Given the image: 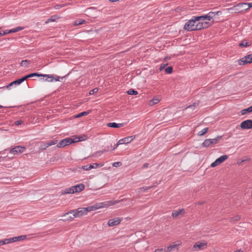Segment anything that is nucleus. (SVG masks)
I'll use <instances>...</instances> for the list:
<instances>
[{"label":"nucleus","instance_id":"obj_1","mask_svg":"<svg viewBox=\"0 0 252 252\" xmlns=\"http://www.w3.org/2000/svg\"><path fill=\"white\" fill-rule=\"evenodd\" d=\"M91 211H92L91 207H90V206L86 208H81L78 209L71 210L69 212L65 213L64 216H69V215L73 214V215L72 216L74 217V218H77L80 217L83 215H86L88 212Z\"/></svg>","mask_w":252,"mask_h":252},{"label":"nucleus","instance_id":"obj_2","mask_svg":"<svg viewBox=\"0 0 252 252\" xmlns=\"http://www.w3.org/2000/svg\"><path fill=\"white\" fill-rule=\"evenodd\" d=\"M120 202V200H110L104 201L103 202L97 203L95 204L90 206L91 207V211H94L98 209L102 208H107L111 206L114 205Z\"/></svg>","mask_w":252,"mask_h":252},{"label":"nucleus","instance_id":"obj_3","mask_svg":"<svg viewBox=\"0 0 252 252\" xmlns=\"http://www.w3.org/2000/svg\"><path fill=\"white\" fill-rule=\"evenodd\" d=\"M196 16H193L190 20L187 21L184 25V29L189 32L196 31L195 27L197 22L198 21L196 19Z\"/></svg>","mask_w":252,"mask_h":252},{"label":"nucleus","instance_id":"obj_4","mask_svg":"<svg viewBox=\"0 0 252 252\" xmlns=\"http://www.w3.org/2000/svg\"><path fill=\"white\" fill-rule=\"evenodd\" d=\"M248 9L249 8H248L247 3L246 2L238 3L237 5L229 8V10L231 11L232 13H241L244 11H247Z\"/></svg>","mask_w":252,"mask_h":252},{"label":"nucleus","instance_id":"obj_5","mask_svg":"<svg viewBox=\"0 0 252 252\" xmlns=\"http://www.w3.org/2000/svg\"><path fill=\"white\" fill-rule=\"evenodd\" d=\"M74 143H75L74 139H72L71 138L67 137L61 140L58 143L57 147L58 148H63Z\"/></svg>","mask_w":252,"mask_h":252},{"label":"nucleus","instance_id":"obj_6","mask_svg":"<svg viewBox=\"0 0 252 252\" xmlns=\"http://www.w3.org/2000/svg\"><path fill=\"white\" fill-rule=\"evenodd\" d=\"M228 158V156L227 155H222L219 158H217L215 161L212 162L211 164V167H215L218 165L220 164L223 161H224Z\"/></svg>","mask_w":252,"mask_h":252},{"label":"nucleus","instance_id":"obj_7","mask_svg":"<svg viewBox=\"0 0 252 252\" xmlns=\"http://www.w3.org/2000/svg\"><path fill=\"white\" fill-rule=\"evenodd\" d=\"M69 74V73L63 77H60L59 76L54 74H44L43 78H50V80L49 81L50 82H53L54 80H55L56 81H60V79H62L63 78H64L66 77H67Z\"/></svg>","mask_w":252,"mask_h":252},{"label":"nucleus","instance_id":"obj_8","mask_svg":"<svg viewBox=\"0 0 252 252\" xmlns=\"http://www.w3.org/2000/svg\"><path fill=\"white\" fill-rule=\"evenodd\" d=\"M240 127L242 129H249L252 128V120L249 119L243 121L240 124Z\"/></svg>","mask_w":252,"mask_h":252},{"label":"nucleus","instance_id":"obj_9","mask_svg":"<svg viewBox=\"0 0 252 252\" xmlns=\"http://www.w3.org/2000/svg\"><path fill=\"white\" fill-rule=\"evenodd\" d=\"M26 150V147L21 146H17L11 149L10 150V153L13 155H16L18 153H22Z\"/></svg>","mask_w":252,"mask_h":252},{"label":"nucleus","instance_id":"obj_10","mask_svg":"<svg viewBox=\"0 0 252 252\" xmlns=\"http://www.w3.org/2000/svg\"><path fill=\"white\" fill-rule=\"evenodd\" d=\"M103 165V164L102 163H94L93 164H91L90 165H87L85 166H83L81 168V169H83L85 170L88 171L90 170L93 168H97L98 167H101Z\"/></svg>","mask_w":252,"mask_h":252},{"label":"nucleus","instance_id":"obj_11","mask_svg":"<svg viewBox=\"0 0 252 252\" xmlns=\"http://www.w3.org/2000/svg\"><path fill=\"white\" fill-rule=\"evenodd\" d=\"M123 220L122 218H115L110 219L108 221V225L109 226H113L119 224Z\"/></svg>","mask_w":252,"mask_h":252},{"label":"nucleus","instance_id":"obj_12","mask_svg":"<svg viewBox=\"0 0 252 252\" xmlns=\"http://www.w3.org/2000/svg\"><path fill=\"white\" fill-rule=\"evenodd\" d=\"M207 243L205 242H197L195 243L192 248L193 251H196L197 249L198 250H203L204 248L206 247Z\"/></svg>","mask_w":252,"mask_h":252},{"label":"nucleus","instance_id":"obj_13","mask_svg":"<svg viewBox=\"0 0 252 252\" xmlns=\"http://www.w3.org/2000/svg\"><path fill=\"white\" fill-rule=\"evenodd\" d=\"M27 238L26 235H21L17 237H14L7 239L8 244L13 243L17 241H22Z\"/></svg>","mask_w":252,"mask_h":252},{"label":"nucleus","instance_id":"obj_14","mask_svg":"<svg viewBox=\"0 0 252 252\" xmlns=\"http://www.w3.org/2000/svg\"><path fill=\"white\" fill-rule=\"evenodd\" d=\"M135 135H132L131 136L125 137L119 140V143H121V144H126L129 143L132 141L133 139H134L135 138Z\"/></svg>","mask_w":252,"mask_h":252},{"label":"nucleus","instance_id":"obj_15","mask_svg":"<svg viewBox=\"0 0 252 252\" xmlns=\"http://www.w3.org/2000/svg\"><path fill=\"white\" fill-rule=\"evenodd\" d=\"M43 74L39 73L38 72H33L28 75H26L22 77L24 81L28 79V78L33 77H43Z\"/></svg>","mask_w":252,"mask_h":252},{"label":"nucleus","instance_id":"obj_16","mask_svg":"<svg viewBox=\"0 0 252 252\" xmlns=\"http://www.w3.org/2000/svg\"><path fill=\"white\" fill-rule=\"evenodd\" d=\"M72 188H73L75 192H79L84 189L85 186L83 184H79L72 186Z\"/></svg>","mask_w":252,"mask_h":252},{"label":"nucleus","instance_id":"obj_17","mask_svg":"<svg viewBox=\"0 0 252 252\" xmlns=\"http://www.w3.org/2000/svg\"><path fill=\"white\" fill-rule=\"evenodd\" d=\"M185 212L184 209H181L179 210H173L172 212V216L173 218H177L179 215L184 214Z\"/></svg>","mask_w":252,"mask_h":252},{"label":"nucleus","instance_id":"obj_18","mask_svg":"<svg viewBox=\"0 0 252 252\" xmlns=\"http://www.w3.org/2000/svg\"><path fill=\"white\" fill-rule=\"evenodd\" d=\"M124 125V123L117 124L115 122L109 123L107 124V126L113 128H119L123 126Z\"/></svg>","mask_w":252,"mask_h":252},{"label":"nucleus","instance_id":"obj_19","mask_svg":"<svg viewBox=\"0 0 252 252\" xmlns=\"http://www.w3.org/2000/svg\"><path fill=\"white\" fill-rule=\"evenodd\" d=\"M23 82H24V80H23L22 77L21 78L18 79L11 82L10 83H9V85H7V88H8V89L10 88V87H11L13 85H20Z\"/></svg>","mask_w":252,"mask_h":252},{"label":"nucleus","instance_id":"obj_20","mask_svg":"<svg viewBox=\"0 0 252 252\" xmlns=\"http://www.w3.org/2000/svg\"><path fill=\"white\" fill-rule=\"evenodd\" d=\"M179 244H174L173 245H170L166 249L167 252H172L178 249Z\"/></svg>","mask_w":252,"mask_h":252},{"label":"nucleus","instance_id":"obj_21","mask_svg":"<svg viewBox=\"0 0 252 252\" xmlns=\"http://www.w3.org/2000/svg\"><path fill=\"white\" fill-rule=\"evenodd\" d=\"M251 45V43L247 41V40H242L239 44V46L240 47H247Z\"/></svg>","mask_w":252,"mask_h":252},{"label":"nucleus","instance_id":"obj_22","mask_svg":"<svg viewBox=\"0 0 252 252\" xmlns=\"http://www.w3.org/2000/svg\"><path fill=\"white\" fill-rule=\"evenodd\" d=\"M108 150L109 149H108V150L104 149L103 150L97 151V152L94 153L93 154H92L90 157H94L95 158L99 157L102 154L107 152Z\"/></svg>","mask_w":252,"mask_h":252},{"label":"nucleus","instance_id":"obj_23","mask_svg":"<svg viewBox=\"0 0 252 252\" xmlns=\"http://www.w3.org/2000/svg\"><path fill=\"white\" fill-rule=\"evenodd\" d=\"M195 29H196V31L203 29V21H198L197 22Z\"/></svg>","mask_w":252,"mask_h":252},{"label":"nucleus","instance_id":"obj_24","mask_svg":"<svg viewBox=\"0 0 252 252\" xmlns=\"http://www.w3.org/2000/svg\"><path fill=\"white\" fill-rule=\"evenodd\" d=\"M72 215H73V214H71V215H69V216H64V214L62 216L64 218V219H63L62 220H63V221H71L73 220L74 218V217H73Z\"/></svg>","mask_w":252,"mask_h":252},{"label":"nucleus","instance_id":"obj_25","mask_svg":"<svg viewBox=\"0 0 252 252\" xmlns=\"http://www.w3.org/2000/svg\"><path fill=\"white\" fill-rule=\"evenodd\" d=\"M221 138V136H218L215 138L210 139L211 145H214L218 143Z\"/></svg>","mask_w":252,"mask_h":252},{"label":"nucleus","instance_id":"obj_26","mask_svg":"<svg viewBox=\"0 0 252 252\" xmlns=\"http://www.w3.org/2000/svg\"><path fill=\"white\" fill-rule=\"evenodd\" d=\"M86 21L84 19H77L74 22V25L75 26H78L86 23Z\"/></svg>","mask_w":252,"mask_h":252},{"label":"nucleus","instance_id":"obj_27","mask_svg":"<svg viewBox=\"0 0 252 252\" xmlns=\"http://www.w3.org/2000/svg\"><path fill=\"white\" fill-rule=\"evenodd\" d=\"M214 23V20H212V22H209L207 21H203V29H206L208 27L211 26Z\"/></svg>","mask_w":252,"mask_h":252},{"label":"nucleus","instance_id":"obj_28","mask_svg":"<svg viewBox=\"0 0 252 252\" xmlns=\"http://www.w3.org/2000/svg\"><path fill=\"white\" fill-rule=\"evenodd\" d=\"M245 57H243L238 60V63L239 65H244L249 63V62L246 59H244Z\"/></svg>","mask_w":252,"mask_h":252},{"label":"nucleus","instance_id":"obj_29","mask_svg":"<svg viewBox=\"0 0 252 252\" xmlns=\"http://www.w3.org/2000/svg\"><path fill=\"white\" fill-rule=\"evenodd\" d=\"M75 193L73 188H72V187L67 189H66L63 192V193L64 194H69V193Z\"/></svg>","mask_w":252,"mask_h":252},{"label":"nucleus","instance_id":"obj_30","mask_svg":"<svg viewBox=\"0 0 252 252\" xmlns=\"http://www.w3.org/2000/svg\"><path fill=\"white\" fill-rule=\"evenodd\" d=\"M24 29V28L23 27H17L14 29L9 30L8 32H10V33L16 32H19L21 30H22Z\"/></svg>","mask_w":252,"mask_h":252},{"label":"nucleus","instance_id":"obj_31","mask_svg":"<svg viewBox=\"0 0 252 252\" xmlns=\"http://www.w3.org/2000/svg\"><path fill=\"white\" fill-rule=\"evenodd\" d=\"M211 142L210 139H207L204 141L202 143V146L204 147H208L209 146L211 145Z\"/></svg>","mask_w":252,"mask_h":252},{"label":"nucleus","instance_id":"obj_32","mask_svg":"<svg viewBox=\"0 0 252 252\" xmlns=\"http://www.w3.org/2000/svg\"><path fill=\"white\" fill-rule=\"evenodd\" d=\"M251 108L250 107H249L248 108H246V109H242L241 111V114L242 115H246L248 113H251Z\"/></svg>","mask_w":252,"mask_h":252},{"label":"nucleus","instance_id":"obj_33","mask_svg":"<svg viewBox=\"0 0 252 252\" xmlns=\"http://www.w3.org/2000/svg\"><path fill=\"white\" fill-rule=\"evenodd\" d=\"M196 20H198V21H207V18L208 17H207V15L206 14V15H200V16H196Z\"/></svg>","mask_w":252,"mask_h":252},{"label":"nucleus","instance_id":"obj_34","mask_svg":"<svg viewBox=\"0 0 252 252\" xmlns=\"http://www.w3.org/2000/svg\"><path fill=\"white\" fill-rule=\"evenodd\" d=\"M90 111H84V112H82L81 113H79L78 114L76 115L75 117V118H80L81 117H82L83 116H86L88 114H89L90 113Z\"/></svg>","mask_w":252,"mask_h":252},{"label":"nucleus","instance_id":"obj_35","mask_svg":"<svg viewBox=\"0 0 252 252\" xmlns=\"http://www.w3.org/2000/svg\"><path fill=\"white\" fill-rule=\"evenodd\" d=\"M48 147H49V146L47 145V143L46 142L45 143H42L39 146V149L42 151L45 150Z\"/></svg>","mask_w":252,"mask_h":252},{"label":"nucleus","instance_id":"obj_36","mask_svg":"<svg viewBox=\"0 0 252 252\" xmlns=\"http://www.w3.org/2000/svg\"><path fill=\"white\" fill-rule=\"evenodd\" d=\"M127 94L129 95H136L138 94V92L134 89H130L127 91Z\"/></svg>","mask_w":252,"mask_h":252},{"label":"nucleus","instance_id":"obj_37","mask_svg":"<svg viewBox=\"0 0 252 252\" xmlns=\"http://www.w3.org/2000/svg\"><path fill=\"white\" fill-rule=\"evenodd\" d=\"M210 16L212 18V19L216 16V15H219L220 14H221V12L216 11V12H210L208 13Z\"/></svg>","mask_w":252,"mask_h":252},{"label":"nucleus","instance_id":"obj_38","mask_svg":"<svg viewBox=\"0 0 252 252\" xmlns=\"http://www.w3.org/2000/svg\"><path fill=\"white\" fill-rule=\"evenodd\" d=\"M208 130V128L205 127V128H203L202 130L198 132V135L199 136L204 135L205 134H206Z\"/></svg>","mask_w":252,"mask_h":252},{"label":"nucleus","instance_id":"obj_39","mask_svg":"<svg viewBox=\"0 0 252 252\" xmlns=\"http://www.w3.org/2000/svg\"><path fill=\"white\" fill-rule=\"evenodd\" d=\"M58 140L56 139H53L49 141L46 142L47 143V145L49 146H51L52 145H55L57 143Z\"/></svg>","mask_w":252,"mask_h":252},{"label":"nucleus","instance_id":"obj_40","mask_svg":"<svg viewBox=\"0 0 252 252\" xmlns=\"http://www.w3.org/2000/svg\"><path fill=\"white\" fill-rule=\"evenodd\" d=\"M56 19H57L56 16H52L50 18H49L48 19H47L46 20V21L45 22V23L47 24L49 22H55V21H56Z\"/></svg>","mask_w":252,"mask_h":252},{"label":"nucleus","instance_id":"obj_41","mask_svg":"<svg viewBox=\"0 0 252 252\" xmlns=\"http://www.w3.org/2000/svg\"><path fill=\"white\" fill-rule=\"evenodd\" d=\"M153 187V186H149V187H142L139 189V192H144L146 190H148V189H151Z\"/></svg>","mask_w":252,"mask_h":252},{"label":"nucleus","instance_id":"obj_42","mask_svg":"<svg viewBox=\"0 0 252 252\" xmlns=\"http://www.w3.org/2000/svg\"><path fill=\"white\" fill-rule=\"evenodd\" d=\"M240 219H241V217H240V216L237 215L236 216L231 218L230 219V221L232 222V221H238L240 220Z\"/></svg>","mask_w":252,"mask_h":252},{"label":"nucleus","instance_id":"obj_43","mask_svg":"<svg viewBox=\"0 0 252 252\" xmlns=\"http://www.w3.org/2000/svg\"><path fill=\"white\" fill-rule=\"evenodd\" d=\"M245 59L249 62V63H252V54H249L244 57Z\"/></svg>","mask_w":252,"mask_h":252},{"label":"nucleus","instance_id":"obj_44","mask_svg":"<svg viewBox=\"0 0 252 252\" xmlns=\"http://www.w3.org/2000/svg\"><path fill=\"white\" fill-rule=\"evenodd\" d=\"M165 71L167 74H170L173 71V67L171 66H168L165 69Z\"/></svg>","mask_w":252,"mask_h":252},{"label":"nucleus","instance_id":"obj_45","mask_svg":"<svg viewBox=\"0 0 252 252\" xmlns=\"http://www.w3.org/2000/svg\"><path fill=\"white\" fill-rule=\"evenodd\" d=\"M159 102V100L158 98H153L151 101V103L150 104V105H154V104H156Z\"/></svg>","mask_w":252,"mask_h":252},{"label":"nucleus","instance_id":"obj_46","mask_svg":"<svg viewBox=\"0 0 252 252\" xmlns=\"http://www.w3.org/2000/svg\"><path fill=\"white\" fill-rule=\"evenodd\" d=\"M122 165V163L121 162L118 161L113 163L112 165L115 167H118L121 166Z\"/></svg>","mask_w":252,"mask_h":252},{"label":"nucleus","instance_id":"obj_47","mask_svg":"<svg viewBox=\"0 0 252 252\" xmlns=\"http://www.w3.org/2000/svg\"><path fill=\"white\" fill-rule=\"evenodd\" d=\"M30 61H28V60H23L21 62V65L22 66H27V64L28 63H30Z\"/></svg>","mask_w":252,"mask_h":252},{"label":"nucleus","instance_id":"obj_48","mask_svg":"<svg viewBox=\"0 0 252 252\" xmlns=\"http://www.w3.org/2000/svg\"><path fill=\"white\" fill-rule=\"evenodd\" d=\"M198 104H199V103L198 102H194L193 104L189 106L186 109H188V108H191V109H192V108L195 107L196 106H198Z\"/></svg>","mask_w":252,"mask_h":252},{"label":"nucleus","instance_id":"obj_49","mask_svg":"<svg viewBox=\"0 0 252 252\" xmlns=\"http://www.w3.org/2000/svg\"><path fill=\"white\" fill-rule=\"evenodd\" d=\"M7 239H4L3 240H0V246L2 245H5L8 244Z\"/></svg>","mask_w":252,"mask_h":252},{"label":"nucleus","instance_id":"obj_50","mask_svg":"<svg viewBox=\"0 0 252 252\" xmlns=\"http://www.w3.org/2000/svg\"><path fill=\"white\" fill-rule=\"evenodd\" d=\"M98 89L97 88H94V89H93V90H91V91H90L89 94H94V93H97V92H98Z\"/></svg>","mask_w":252,"mask_h":252},{"label":"nucleus","instance_id":"obj_51","mask_svg":"<svg viewBox=\"0 0 252 252\" xmlns=\"http://www.w3.org/2000/svg\"><path fill=\"white\" fill-rule=\"evenodd\" d=\"M155 252H167L166 249H158L155 250Z\"/></svg>","mask_w":252,"mask_h":252},{"label":"nucleus","instance_id":"obj_52","mask_svg":"<svg viewBox=\"0 0 252 252\" xmlns=\"http://www.w3.org/2000/svg\"><path fill=\"white\" fill-rule=\"evenodd\" d=\"M167 65V63H166V64L161 63L160 64V67L159 68V70L160 71L162 70Z\"/></svg>","mask_w":252,"mask_h":252},{"label":"nucleus","instance_id":"obj_53","mask_svg":"<svg viewBox=\"0 0 252 252\" xmlns=\"http://www.w3.org/2000/svg\"><path fill=\"white\" fill-rule=\"evenodd\" d=\"M23 123V121L21 120H18L14 122L15 125L18 126L21 125Z\"/></svg>","mask_w":252,"mask_h":252},{"label":"nucleus","instance_id":"obj_54","mask_svg":"<svg viewBox=\"0 0 252 252\" xmlns=\"http://www.w3.org/2000/svg\"><path fill=\"white\" fill-rule=\"evenodd\" d=\"M76 139H77V140H75V143L79 141H82L83 140V139L81 136L76 137Z\"/></svg>","mask_w":252,"mask_h":252},{"label":"nucleus","instance_id":"obj_55","mask_svg":"<svg viewBox=\"0 0 252 252\" xmlns=\"http://www.w3.org/2000/svg\"><path fill=\"white\" fill-rule=\"evenodd\" d=\"M207 15V17H208L207 18V21H209V22H212V20L213 19L210 16V15L209 14V13H208L207 14H206Z\"/></svg>","mask_w":252,"mask_h":252},{"label":"nucleus","instance_id":"obj_56","mask_svg":"<svg viewBox=\"0 0 252 252\" xmlns=\"http://www.w3.org/2000/svg\"><path fill=\"white\" fill-rule=\"evenodd\" d=\"M119 145H121V143H119V141L116 144L114 145V147L112 150L116 149Z\"/></svg>","mask_w":252,"mask_h":252},{"label":"nucleus","instance_id":"obj_57","mask_svg":"<svg viewBox=\"0 0 252 252\" xmlns=\"http://www.w3.org/2000/svg\"><path fill=\"white\" fill-rule=\"evenodd\" d=\"M149 166V164L148 163H145L143 165L142 168H147Z\"/></svg>","mask_w":252,"mask_h":252},{"label":"nucleus","instance_id":"obj_58","mask_svg":"<svg viewBox=\"0 0 252 252\" xmlns=\"http://www.w3.org/2000/svg\"><path fill=\"white\" fill-rule=\"evenodd\" d=\"M248 8H250L252 7V3H247Z\"/></svg>","mask_w":252,"mask_h":252},{"label":"nucleus","instance_id":"obj_59","mask_svg":"<svg viewBox=\"0 0 252 252\" xmlns=\"http://www.w3.org/2000/svg\"><path fill=\"white\" fill-rule=\"evenodd\" d=\"M49 78H45V79L44 80V78H40V80H44L45 81L49 82L50 80H49Z\"/></svg>","mask_w":252,"mask_h":252},{"label":"nucleus","instance_id":"obj_60","mask_svg":"<svg viewBox=\"0 0 252 252\" xmlns=\"http://www.w3.org/2000/svg\"><path fill=\"white\" fill-rule=\"evenodd\" d=\"M8 32V31H7V30L4 31L2 33V35H4L7 33H9V32Z\"/></svg>","mask_w":252,"mask_h":252},{"label":"nucleus","instance_id":"obj_61","mask_svg":"<svg viewBox=\"0 0 252 252\" xmlns=\"http://www.w3.org/2000/svg\"><path fill=\"white\" fill-rule=\"evenodd\" d=\"M203 202L199 201L197 202L198 205H202V204H203Z\"/></svg>","mask_w":252,"mask_h":252},{"label":"nucleus","instance_id":"obj_62","mask_svg":"<svg viewBox=\"0 0 252 252\" xmlns=\"http://www.w3.org/2000/svg\"><path fill=\"white\" fill-rule=\"evenodd\" d=\"M111 2H116L119 1V0H109Z\"/></svg>","mask_w":252,"mask_h":252},{"label":"nucleus","instance_id":"obj_63","mask_svg":"<svg viewBox=\"0 0 252 252\" xmlns=\"http://www.w3.org/2000/svg\"><path fill=\"white\" fill-rule=\"evenodd\" d=\"M3 36V35H2V32H0V37H1V36Z\"/></svg>","mask_w":252,"mask_h":252},{"label":"nucleus","instance_id":"obj_64","mask_svg":"<svg viewBox=\"0 0 252 252\" xmlns=\"http://www.w3.org/2000/svg\"><path fill=\"white\" fill-rule=\"evenodd\" d=\"M250 107L251 108V112H252V105L250 106Z\"/></svg>","mask_w":252,"mask_h":252}]
</instances>
